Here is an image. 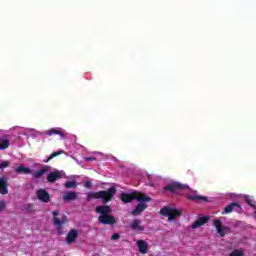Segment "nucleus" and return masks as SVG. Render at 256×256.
I'll list each match as a JSON object with an SVG mask.
<instances>
[{
  "label": "nucleus",
  "mask_w": 256,
  "mask_h": 256,
  "mask_svg": "<svg viewBox=\"0 0 256 256\" xmlns=\"http://www.w3.org/2000/svg\"><path fill=\"white\" fill-rule=\"evenodd\" d=\"M186 198L189 201H204L207 202L208 198L205 196H199V195H186Z\"/></svg>",
  "instance_id": "21"
},
{
  "label": "nucleus",
  "mask_w": 256,
  "mask_h": 256,
  "mask_svg": "<svg viewBox=\"0 0 256 256\" xmlns=\"http://www.w3.org/2000/svg\"><path fill=\"white\" fill-rule=\"evenodd\" d=\"M228 256H245L243 249H235Z\"/></svg>",
  "instance_id": "24"
},
{
  "label": "nucleus",
  "mask_w": 256,
  "mask_h": 256,
  "mask_svg": "<svg viewBox=\"0 0 256 256\" xmlns=\"http://www.w3.org/2000/svg\"><path fill=\"white\" fill-rule=\"evenodd\" d=\"M115 193H117V188L114 186L108 188L107 190H101L98 192H89L87 194V201H91V199H102V203L107 205L110 201H113V197H115Z\"/></svg>",
  "instance_id": "2"
},
{
  "label": "nucleus",
  "mask_w": 256,
  "mask_h": 256,
  "mask_svg": "<svg viewBox=\"0 0 256 256\" xmlns=\"http://www.w3.org/2000/svg\"><path fill=\"white\" fill-rule=\"evenodd\" d=\"M205 223H209V218L208 216H202L198 218L196 221H194L191 225L192 229H199V227H203Z\"/></svg>",
  "instance_id": "16"
},
{
  "label": "nucleus",
  "mask_w": 256,
  "mask_h": 256,
  "mask_svg": "<svg viewBox=\"0 0 256 256\" xmlns=\"http://www.w3.org/2000/svg\"><path fill=\"white\" fill-rule=\"evenodd\" d=\"M77 237H79V232L76 229H71L66 235V243L73 245L77 241Z\"/></svg>",
  "instance_id": "13"
},
{
  "label": "nucleus",
  "mask_w": 256,
  "mask_h": 256,
  "mask_svg": "<svg viewBox=\"0 0 256 256\" xmlns=\"http://www.w3.org/2000/svg\"><path fill=\"white\" fill-rule=\"evenodd\" d=\"M145 209H147V204H145V202H140L136 206V208L131 212V215H134V216L141 215V213L144 212Z\"/></svg>",
  "instance_id": "19"
},
{
  "label": "nucleus",
  "mask_w": 256,
  "mask_h": 256,
  "mask_svg": "<svg viewBox=\"0 0 256 256\" xmlns=\"http://www.w3.org/2000/svg\"><path fill=\"white\" fill-rule=\"evenodd\" d=\"M164 191H169V193L177 194L181 193V191H191V188H189V185L187 184L173 181L164 187Z\"/></svg>",
  "instance_id": "4"
},
{
  "label": "nucleus",
  "mask_w": 256,
  "mask_h": 256,
  "mask_svg": "<svg viewBox=\"0 0 256 256\" xmlns=\"http://www.w3.org/2000/svg\"><path fill=\"white\" fill-rule=\"evenodd\" d=\"M254 209H255L254 213H255V215H256V206H254Z\"/></svg>",
  "instance_id": "32"
},
{
  "label": "nucleus",
  "mask_w": 256,
  "mask_h": 256,
  "mask_svg": "<svg viewBox=\"0 0 256 256\" xmlns=\"http://www.w3.org/2000/svg\"><path fill=\"white\" fill-rule=\"evenodd\" d=\"M84 159H85V161H95L96 160L95 157H86Z\"/></svg>",
  "instance_id": "30"
},
{
  "label": "nucleus",
  "mask_w": 256,
  "mask_h": 256,
  "mask_svg": "<svg viewBox=\"0 0 256 256\" xmlns=\"http://www.w3.org/2000/svg\"><path fill=\"white\" fill-rule=\"evenodd\" d=\"M142 221L141 219H134L131 223H130V229H132V231H145V226L141 225Z\"/></svg>",
  "instance_id": "17"
},
{
  "label": "nucleus",
  "mask_w": 256,
  "mask_h": 256,
  "mask_svg": "<svg viewBox=\"0 0 256 256\" xmlns=\"http://www.w3.org/2000/svg\"><path fill=\"white\" fill-rule=\"evenodd\" d=\"M92 185L91 181H86L84 187H86V189H91Z\"/></svg>",
  "instance_id": "28"
},
{
  "label": "nucleus",
  "mask_w": 256,
  "mask_h": 256,
  "mask_svg": "<svg viewBox=\"0 0 256 256\" xmlns=\"http://www.w3.org/2000/svg\"><path fill=\"white\" fill-rule=\"evenodd\" d=\"M136 245L141 255H147L149 253V244L145 240H137Z\"/></svg>",
  "instance_id": "14"
},
{
  "label": "nucleus",
  "mask_w": 256,
  "mask_h": 256,
  "mask_svg": "<svg viewBox=\"0 0 256 256\" xmlns=\"http://www.w3.org/2000/svg\"><path fill=\"white\" fill-rule=\"evenodd\" d=\"M241 205L239 203L232 202L228 206L224 208L222 211V215H228V213H233L235 211L236 213H241Z\"/></svg>",
  "instance_id": "9"
},
{
  "label": "nucleus",
  "mask_w": 256,
  "mask_h": 256,
  "mask_svg": "<svg viewBox=\"0 0 256 256\" xmlns=\"http://www.w3.org/2000/svg\"><path fill=\"white\" fill-rule=\"evenodd\" d=\"M120 199L123 203H132V201H139L140 203H149L151 201V197L140 193V192H134V193H122L120 196Z\"/></svg>",
  "instance_id": "3"
},
{
  "label": "nucleus",
  "mask_w": 256,
  "mask_h": 256,
  "mask_svg": "<svg viewBox=\"0 0 256 256\" xmlns=\"http://www.w3.org/2000/svg\"><path fill=\"white\" fill-rule=\"evenodd\" d=\"M15 173H17V175H31L33 173V170H31V168L29 167L20 165L15 168Z\"/></svg>",
  "instance_id": "18"
},
{
  "label": "nucleus",
  "mask_w": 256,
  "mask_h": 256,
  "mask_svg": "<svg viewBox=\"0 0 256 256\" xmlns=\"http://www.w3.org/2000/svg\"><path fill=\"white\" fill-rule=\"evenodd\" d=\"M37 199L41 201L42 203H49L51 201V195L47 190L40 188L36 192Z\"/></svg>",
  "instance_id": "8"
},
{
  "label": "nucleus",
  "mask_w": 256,
  "mask_h": 256,
  "mask_svg": "<svg viewBox=\"0 0 256 256\" xmlns=\"http://www.w3.org/2000/svg\"><path fill=\"white\" fill-rule=\"evenodd\" d=\"M95 212L99 215L98 222L101 225H117V218L112 215L113 209L109 205H100L95 208Z\"/></svg>",
  "instance_id": "1"
},
{
  "label": "nucleus",
  "mask_w": 256,
  "mask_h": 256,
  "mask_svg": "<svg viewBox=\"0 0 256 256\" xmlns=\"http://www.w3.org/2000/svg\"><path fill=\"white\" fill-rule=\"evenodd\" d=\"M65 187H66V189H76L77 182H75V181H67L65 183Z\"/></svg>",
  "instance_id": "25"
},
{
  "label": "nucleus",
  "mask_w": 256,
  "mask_h": 256,
  "mask_svg": "<svg viewBox=\"0 0 256 256\" xmlns=\"http://www.w3.org/2000/svg\"><path fill=\"white\" fill-rule=\"evenodd\" d=\"M63 178V173L61 171L56 170L53 172H50L47 176L48 183H55V181H59V179Z\"/></svg>",
  "instance_id": "15"
},
{
  "label": "nucleus",
  "mask_w": 256,
  "mask_h": 256,
  "mask_svg": "<svg viewBox=\"0 0 256 256\" xmlns=\"http://www.w3.org/2000/svg\"><path fill=\"white\" fill-rule=\"evenodd\" d=\"M213 225L217 230L218 235H220V237H225V231H229V227L227 226H223V222H221L220 219H215L213 221Z\"/></svg>",
  "instance_id": "10"
},
{
  "label": "nucleus",
  "mask_w": 256,
  "mask_h": 256,
  "mask_svg": "<svg viewBox=\"0 0 256 256\" xmlns=\"http://www.w3.org/2000/svg\"><path fill=\"white\" fill-rule=\"evenodd\" d=\"M9 194V178L2 176L0 177V195Z\"/></svg>",
  "instance_id": "12"
},
{
  "label": "nucleus",
  "mask_w": 256,
  "mask_h": 256,
  "mask_svg": "<svg viewBox=\"0 0 256 256\" xmlns=\"http://www.w3.org/2000/svg\"><path fill=\"white\" fill-rule=\"evenodd\" d=\"M5 201H0V211H3V209H5Z\"/></svg>",
  "instance_id": "29"
},
{
  "label": "nucleus",
  "mask_w": 256,
  "mask_h": 256,
  "mask_svg": "<svg viewBox=\"0 0 256 256\" xmlns=\"http://www.w3.org/2000/svg\"><path fill=\"white\" fill-rule=\"evenodd\" d=\"M7 167H9V161H3L0 163V169H5Z\"/></svg>",
  "instance_id": "27"
},
{
  "label": "nucleus",
  "mask_w": 256,
  "mask_h": 256,
  "mask_svg": "<svg viewBox=\"0 0 256 256\" xmlns=\"http://www.w3.org/2000/svg\"><path fill=\"white\" fill-rule=\"evenodd\" d=\"M63 153H65L64 150H59L57 152H53L52 154H50V156L46 160H43V163H49V161H51V159H55V157H59V155H63Z\"/></svg>",
  "instance_id": "22"
},
{
  "label": "nucleus",
  "mask_w": 256,
  "mask_h": 256,
  "mask_svg": "<svg viewBox=\"0 0 256 256\" xmlns=\"http://www.w3.org/2000/svg\"><path fill=\"white\" fill-rule=\"evenodd\" d=\"M51 171V166L49 165H42V168L40 170L32 171L31 175L34 177V179H41L43 175H47Z\"/></svg>",
  "instance_id": "11"
},
{
  "label": "nucleus",
  "mask_w": 256,
  "mask_h": 256,
  "mask_svg": "<svg viewBox=\"0 0 256 256\" xmlns=\"http://www.w3.org/2000/svg\"><path fill=\"white\" fill-rule=\"evenodd\" d=\"M43 135H46V137H52V135H59L61 139H65L67 137V132L62 128H51L44 131Z\"/></svg>",
  "instance_id": "7"
},
{
  "label": "nucleus",
  "mask_w": 256,
  "mask_h": 256,
  "mask_svg": "<svg viewBox=\"0 0 256 256\" xmlns=\"http://www.w3.org/2000/svg\"><path fill=\"white\" fill-rule=\"evenodd\" d=\"M246 203L248 204V205H250L251 207H256V205H253L252 203H251V199H246Z\"/></svg>",
  "instance_id": "31"
},
{
  "label": "nucleus",
  "mask_w": 256,
  "mask_h": 256,
  "mask_svg": "<svg viewBox=\"0 0 256 256\" xmlns=\"http://www.w3.org/2000/svg\"><path fill=\"white\" fill-rule=\"evenodd\" d=\"M10 145L11 141H9L8 139H0V151L9 149Z\"/></svg>",
  "instance_id": "23"
},
{
  "label": "nucleus",
  "mask_w": 256,
  "mask_h": 256,
  "mask_svg": "<svg viewBox=\"0 0 256 256\" xmlns=\"http://www.w3.org/2000/svg\"><path fill=\"white\" fill-rule=\"evenodd\" d=\"M120 238H121V235L119 233H114L111 236V241H117V239H120Z\"/></svg>",
  "instance_id": "26"
},
{
  "label": "nucleus",
  "mask_w": 256,
  "mask_h": 256,
  "mask_svg": "<svg viewBox=\"0 0 256 256\" xmlns=\"http://www.w3.org/2000/svg\"><path fill=\"white\" fill-rule=\"evenodd\" d=\"M62 199L65 203H68V201H75V199H77V192L68 191L62 196Z\"/></svg>",
  "instance_id": "20"
},
{
  "label": "nucleus",
  "mask_w": 256,
  "mask_h": 256,
  "mask_svg": "<svg viewBox=\"0 0 256 256\" xmlns=\"http://www.w3.org/2000/svg\"><path fill=\"white\" fill-rule=\"evenodd\" d=\"M53 214V223L58 231V235H63V231H61V227H63V225H65V223H67V216L63 215L61 217V219H59V217H57V215H59V210H55L52 212Z\"/></svg>",
  "instance_id": "6"
},
{
  "label": "nucleus",
  "mask_w": 256,
  "mask_h": 256,
  "mask_svg": "<svg viewBox=\"0 0 256 256\" xmlns=\"http://www.w3.org/2000/svg\"><path fill=\"white\" fill-rule=\"evenodd\" d=\"M160 215L164 217H168V221H173V219H177V217H181V210H176L171 207H163L160 209Z\"/></svg>",
  "instance_id": "5"
}]
</instances>
